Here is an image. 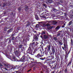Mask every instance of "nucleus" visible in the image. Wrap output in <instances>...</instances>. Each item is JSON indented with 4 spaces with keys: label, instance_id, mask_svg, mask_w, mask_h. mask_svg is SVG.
<instances>
[{
    "label": "nucleus",
    "instance_id": "f257e3e1",
    "mask_svg": "<svg viewBox=\"0 0 73 73\" xmlns=\"http://www.w3.org/2000/svg\"><path fill=\"white\" fill-rule=\"evenodd\" d=\"M11 54H9L8 57L12 61H19V62H24L25 61H28L29 59H31L29 56L28 57V56H29V55H27V54H24V55L20 59V60H18L15 56H12Z\"/></svg>",
    "mask_w": 73,
    "mask_h": 73
},
{
    "label": "nucleus",
    "instance_id": "f03ea898",
    "mask_svg": "<svg viewBox=\"0 0 73 73\" xmlns=\"http://www.w3.org/2000/svg\"><path fill=\"white\" fill-rule=\"evenodd\" d=\"M51 50L52 51V52L51 51L49 52L50 54V56H48L47 58H50L52 60L54 59V53H55V56H56V53L55 51V49L53 46H52L51 47Z\"/></svg>",
    "mask_w": 73,
    "mask_h": 73
},
{
    "label": "nucleus",
    "instance_id": "7ed1b4c3",
    "mask_svg": "<svg viewBox=\"0 0 73 73\" xmlns=\"http://www.w3.org/2000/svg\"><path fill=\"white\" fill-rule=\"evenodd\" d=\"M45 49V51L43 52V55L44 54L47 55L48 54V52H49V50H50V46L49 45L47 46V47H46Z\"/></svg>",
    "mask_w": 73,
    "mask_h": 73
},
{
    "label": "nucleus",
    "instance_id": "20e7f679",
    "mask_svg": "<svg viewBox=\"0 0 73 73\" xmlns=\"http://www.w3.org/2000/svg\"><path fill=\"white\" fill-rule=\"evenodd\" d=\"M27 52L29 54H31V55H33V50H32L31 48H30V47L28 48V50L27 51Z\"/></svg>",
    "mask_w": 73,
    "mask_h": 73
},
{
    "label": "nucleus",
    "instance_id": "39448f33",
    "mask_svg": "<svg viewBox=\"0 0 73 73\" xmlns=\"http://www.w3.org/2000/svg\"><path fill=\"white\" fill-rule=\"evenodd\" d=\"M13 53L14 54L16 55L17 57H19H19L20 56V52H19L18 51L16 50L15 51H14Z\"/></svg>",
    "mask_w": 73,
    "mask_h": 73
},
{
    "label": "nucleus",
    "instance_id": "423d86ee",
    "mask_svg": "<svg viewBox=\"0 0 73 73\" xmlns=\"http://www.w3.org/2000/svg\"><path fill=\"white\" fill-rule=\"evenodd\" d=\"M13 53L14 54L16 55L17 57H19H19L20 56V52H19L18 51L16 50L15 51H14Z\"/></svg>",
    "mask_w": 73,
    "mask_h": 73
},
{
    "label": "nucleus",
    "instance_id": "0eeeda50",
    "mask_svg": "<svg viewBox=\"0 0 73 73\" xmlns=\"http://www.w3.org/2000/svg\"><path fill=\"white\" fill-rule=\"evenodd\" d=\"M43 55H42V54L40 55V53H38L36 55H35V57L36 58H38V59H39L41 57L42 58V57L43 56Z\"/></svg>",
    "mask_w": 73,
    "mask_h": 73
},
{
    "label": "nucleus",
    "instance_id": "6e6552de",
    "mask_svg": "<svg viewBox=\"0 0 73 73\" xmlns=\"http://www.w3.org/2000/svg\"><path fill=\"white\" fill-rule=\"evenodd\" d=\"M13 36H14V34H12L10 37L9 39V42H10V43L11 42V40H13L15 39V37H13Z\"/></svg>",
    "mask_w": 73,
    "mask_h": 73
},
{
    "label": "nucleus",
    "instance_id": "1a4fd4ad",
    "mask_svg": "<svg viewBox=\"0 0 73 73\" xmlns=\"http://www.w3.org/2000/svg\"><path fill=\"white\" fill-rule=\"evenodd\" d=\"M41 34L42 35H45V31H42L40 33V32H38V33H36V35L38 37H39V35Z\"/></svg>",
    "mask_w": 73,
    "mask_h": 73
},
{
    "label": "nucleus",
    "instance_id": "9d476101",
    "mask_svg": "<svg viewBox=\"0 0 73 73\" xmlns=\"http://www.w3.org/2000/svg\"><path fill=\"white\" fill-rule=\"evenodd\" d=\"M40 23L43 26V27H47L48 26H49V25L48 24H46L45 23V22H41Z\"/></svg>",
    "mask_w": 73,
    "mask_h": 73
},
{
    "label": "nucleus",
    "instance_id": "9b49d317",
    "mask_svg": "<svg viewBox=\"0 0 73 73\" xmlns=\"http://www.w3.org/2000/svg\"><path fill=\"white\" fill-rule=\"evenodd\" d=\"M48 59L46 60L44 62L45 63H47V64H49L50 63V62L52 61L51 59H50V58H48Z\"/></svg>",
    "mask_w": 73,
    "mask_h": 73
},
{
    "label": "nucleus",
    "instance_id": "f8f14e48",
    "mask_svg": "<svg viewBox=\"0 0 73 73\" xmlns=\"http://www.w3.org/2000/svg\"><path fill=\"white\" fill-rule=\"evenodd\" d=\"M10 3H7V2H5L3 3L2 7H4L5 5L6 6H10Z\"/></svg>",
    "mask_w": 73,
    "mask_h": 73
},
{
    "label": "nucleus",
    "instance_id": "ddd939ff",
    "mask_svg": "<svg viewBox=\"0 0 73 73\" xmlns=\"http://www.w3.org/2000/svg\"><path fill=\"white\" fill-rule=\"evenodd\" d=\"M16 16V12H15L14 13H13L12 12L10 13V16L11 17H13Z\"/></svg>",
    "mask_w": 73,
    "mask_h": 73
},
{
    "label": "nucleus",
    "instance_id": "4468645a",
    "mask_svg": "<svg viewBox=\"0 0 73 73\" xmlns=\"http://www.w3.org/2000/svg\"><path fill=\"white\" fill-rule=\"evenodd\" d=\"M35 44V42H34L32 43H30L29 48H33V47L34 46Z\"/></svg>",
    "mask_w": 73,
    "mask_h": 73
},
{
    "label": "nucleus",
    "instance_id": "2eb2a0df",
    "mask_svg": "<svg viewBox=\"0 0 73 73\" xmlns=\"http://www.w3.org/2000/svg\"><path fill=\"white\" fill-rule=\"evenodd\" d=\"M20 68H21L20 66H19V67H18V66H16V67H15L14 66H13L11 67V69H15L16 68L17 69H18Z\"/></svg>",
    "mask_w": 73,
    "mask_h": 73
},
{
    "label": "nucleus",
    "instance_id": "dca6fc26",
    "mask_svg": "<svg viewBox=\"0 0 73 73\" xmlns=\"http://www.w3.org/2000/svg\"><path fill=\"white\" fill-rule=\"evenodd\" d=\"M26 25L27 27H29L30 26L31 23L28 21H27L26 23Z\"/></svg>",
    "mask_w": 73,
    "mask_h": 73
},
{
    "label": "nucleus",
    "instance_id": "f3484780",
    "mask_svg": "<svg viewBox=\"0 0 73 73\" xmlns=\"http://www.w3.org/2000/svg\"><path fill=\"white\" fill-rule=\"evenodd\" d=\"M50 15H57L56 14V13L53 12L52 10L51 11V12H50Z\"/></svg>",
    "mask_w": 73,
    "mask_h": 73
},
{
    "label": "nucleus",
    "instance_id": "a211bd4d",
    "mask_svg": "<svg viewBox=\"0 0 73 73\" xmlns=\"http://www.w3.org/2000/svg\"><path fill=\"white\" fill-rule=\"evenodd\" d=\"M25 11H26V12H27L28 10H29V7L27 5H25Z\"/></svg>",
    "mask_w": 73,
    "mask_h": 73
},
{
    "label": "nucleus",
    "instance_id": "6ab92c4d",
    "mask_svg": "<svg viewBox=\"0 0 73 73\" xmlns=\"http://www.w3.org/2000/svg\"><path fill=\"white\" fill-rule=\"evenodd\" d=\"M4 66L6 67V68H9L10 66H11V65L9 64H4Z\"/></svg>",
    "mask_w": 73,
    "mask_h": 73
},
{
    "label": "nucleus",
    "instance_id": "aec40b11",
    "mask_svg": "<svg viewBox=\"0 0 73 73\" xmlns=\"http://www.w3.org/2000/svg\"><path fill=\"white\" fill-rule=\"evenodd\" d=\"M60 11L59 10H57L56 11V12H55V14L56 15H58V14H60Z\"/></svg>",
    "mask_w": 73,
    "mask_h": 73
},
{
    "label": "nucleus",
    "instance_id": "412c9836",
    "mask_svg": "<svg viewBox=\"0 0 73 73\" xmlns=\"http://www.w3.org/2000/svg\"><path fill=\"white\" fill-rule=\"evenodd\" d=\"M34 39H35V40H37L38 39V38L36 36V35H35L34 36Z\"/></svg>",
    "mask_w": 73,
    "mask_h": 73
},
{
    "label": "nucleus",
    "instance_id": "4be33fe9",
    "mask_svg": "<svg viewBox=\"0 0 73 73\" xmlns=\"http://www.w3.org/2000/svg\"><path fill=\"white\" fill-rule=\"evenodd\" d=\"M43 38L45 40H46V39H48V35H44L43 36Z\"/></svg>",
    "mask_w": 73,
    "mask_h": 73
},
{
    "label": "nucleus",
    "instance_id": "5701e85b",
    "mask_svg": "<svg viewBox=\"0 0 73 73\" xmlns=\"http://www.w3.org/2000/svg\"><path fill=\"white\" fill-rule=\"evenodd\" d=\"M13 30V28L10 29L8 31L7 33H10V32H12Z\"/></svg>",
    "mask_w": 73,
    "mask_h": 73
},
{
    "label": "nucleus",
    "instance_id": "b1692460",
    "mask_svg": "<svg viewBox=\"0 0 73 73\" xmlns=\"http://www.w3.org/2000/svg\"><path fill=\"white\" fill-rule=\"evenodd\" d=\"M23 47H24V46H23V45L20 44V45H19L18 46V48H19L18 50L19 51V49H20V48H23Z\"/></svg>",
    "mask_w": 73,
    "mask_h": 73
},
{
    "label": "nucleus",
    "instance_id": "393cba45",
    "mask_svg": "<svg viewBox=\"0 0 73 73\" xmlns=\"http://www.w3.org/2000/svg\"><path fill=\"white\" fill-rule=\"evenodd\" d=\"M72 21H71L68 23L67 25L68 27H69V26H70V25H71V24H72Z\"/></svg>",
    "mask_w": 73,
    "mask_h": 73
},
{
    "label": "nucleus",
    "instance_id": "a878e982",
    "mask_svg": "<svg viewBox=\"0 0 73 73\" xmlns=\"http://www.w3.org/2000/svg\"><path fill=\"white\" fill-rule=\"evenodd\" d=\"M60 28H61V26H58L55 29L56 30V31H57V30H58Z\"/></svg>",
    "mask_w": 73,
    "mask_h": 73
},
{
    "label": "nucleus",
    "instance_id": "bb28decb",
    "mask_svg": "<svg viewBox=\"0 0 73 73\" xmlns=\"http://www.w3.org/2000/svg\"><path fill=\"white\" fill-rule=\"evenodd\" d=\"M52 23L53 25H56V24H57V22H56V21H52Z\"/></svg>",
    "mask_w": 73,
    "mask_h": 73
},
{
    "label": "nucleus",
    "instance_id": "cd10ccee",
    "mask_svg": "<svg viewBox=\"0 0 73 73\" xmlns=\"http://www.w3.org/2000/svg\"><path fill=\"white\" fill-rule=\"evenodd\" d=\"M34 63L35 65H36V64H41V62H34Z\"/></svg>",
    "mask_w": 73,
    "mask_h": 73
},
{
    "label": "nucleus",
    "instance_id": "c85d7f7f",
    "mask_svg": "<svg viewBox=\"0 0 73 73\" xmlns=\"http://www.w3.org/2000/svg\"><path fill=\"white\" fill-rule=\"evenodd\" d=\"M21 51L22 52H24L25 50V49L24 47H23L22 48H21Z\"/></svg>",
    "mask_w": 73,
    "mask_h": 73
},
{
    "label": "nucleus",
    "instance_id": "c756f323",
    "mask_svg": "<svg viewBox=\"0 0 73 73\" xmlns=\"http://www.w3.org/2000/svg\"><path fill=\"white\" fill-rule=\"evenodd\" d=\"M46 15H45V14H44V15H42V17L43 19H46Z\"/></svg>",
    "mask_w": 73,
    "mask_h": 73
},
{
    "label": "nucleus",
    "instance_id": "7c9ffc66",
    "mask_svg": "<svg viewBox=\"0 0 73 73\" xmlns=\"http://www.w3.org/2000/svg\"><path fill=\"white\" fill-rule=\"evenodd\" d=\"M45 57L42 58H42L40 57L39 59H40V60H44L45 59Z\"/></svg>",
    "mask_w": 73,
    "mask_h": 73
},
{
    "label": "nucleus",
    "instance_id": "2f4dec72",
    "mask_svg": "<svg viewBox=\"0 0 73 73\" xmlns=\"http://www.w3.org/2000/svg\"><path fill=\"white\" fill-rule=\"evenodd\" d=\"M1 22H3V23L5 22V19H2V21H0V24L1 23Z\"/></svg>",
    "mask_w": 73,
    "mask_h": 73
},
{
    "label": "nucleus",
    "instance_id": "473e14b6",
    "mask_svg": "<svg viewBox=\"0 0 73 73\" xmlns=\"http://www.w3.org/2000/svg\"><path fill=\"white\" fill-rule=\"evenodd\" d=\"M56 10L57 9H56L53 8L52 9V11L56 13Z\"/></svg>",
    "mask_w": 73,
    "mask_h": 73
},
{
    "label": "nucleus",
    "instance_id": "72a5a7b5",
    "mask_svg": "<svg viewBox=\"0 0 73 73\" xmlns=\"http://www.w3.org/2000/svg\"><path fill=\"white\" fill-rule=\"evenodd\" d=\"M35 18L36 19V20H38V15H35Z\"/></svg>",
    "mask_w": 73,
    "mask_h": 73
},
{
    "label": "nucleus",
    "instance_id": "f704fd0d",
    "mask_svg": "<svg viewBox=\"0 0 73 73\" xmlns=\"http://www.w3.org/2000/svg\"><path fill=\"white\" fill-rule=\"evenodd\" d=\"M53 27L51 26H49L47 27V29H49V30H50L51 29H52Z\"/></svg>",
    "mask_w": 73,
    "mask_h": 73
},
{
    "label": "nucleus",
    "instance_id": "c9c22d12",
    "mask_svg": "<svg viewBox=\"0 0 73 73\" xmlns=\"http://www.w3.org/2000/svg\"><path fill=\"white\" fill-rule=\"evenodd\" d=\"M18 10L19 11V12H21V8L19 7L18 8Z\"/></svg>",
    "mask_w": 73,
    "mask_h": 73
},
{
    "label": "nucleus",
    "instance_id": "e433bc0d",
    "mask_svg": "<svg viewBox=\"0 0 73 73\" xmlns=\"http://www.w3.org/2000/svg\"><path fill=\"white\" fill-rule=\"evenodd\" d=\"M58 42L59 44L60 45H62L63 44V43H62V42H61L60 41L58 40Z\"/></svg>",
    "mask_w": 73,
    "mask_h": 73
},
{
    "label": "nucleus",
    "instance_id": "4c0bfd02",
    "mask_svg": "<svg viewBox=\"0 0 73 73\" xmlns=\"http://www.w3.org/2000/svg\"><path fill=\"white\" fill-rule=\"evenodd\" d=\"M71 63H72V61L69 62L67 65V66H69V65H70V64H71Z\"/></svg>",
    "mask_w": 73,
    "mask_h": 73
},
{
    "label": "nucleus",
    "instance_id": "58836bf2",
    "mask_svg": "<svg viewBox=\"0 0 73 73\" xmlns=\"http://www.w3.org/2000/svg\"><path fill=\"white\" fill-rule=\"evenodd\" d=\"M70 44H71L72 45L73 44V40H72V39H71Z\"/></svg>",
    "mask_w": 73,
    "mask_h": 73
},
{
    "label": "nucleus",
    "instance_id": "ea45409f",
    "mask_svg": "<svg viewBox=\"0 0 73 73\" xmlns=\"http://www.w3.org/2000/svg\"><path fill=\"white\" fill-rule=\"evenodd\" d=\"M46 13V14H45V15H46V16H50V15L49 13Z\"/></svg>",
    "mask_w": 73,
    "mask_h": 73
},
{
    "label": "nucleus",
    "instance_id": "a19ab883",
    "mask_svg": "<svg viewBox=\"0 0 73 73\" xmlns=\"http://www.w3.org/2000/svg\"><path fill=\"white\" fill-rule=\"evenodd\" d=\"M39 48L41 49H42V50H43V46L40 45L39 47Z\"/></svg>",
    "mask_w": 73,
    "mask_h": 73
},
{
    "label": "nucleus",
    "instance_id": "79ce46f5",
    "mask_svg": "<svg viewBox=\"0 0 73 73\" xmlns=\"http://www.w3.org/2000/svg\"><path fill=\"white\" fill-rule=\"evenodd\" d=\"M7 29H8V28H7V27H5L4 29V31H7Z\"/></svg>",
    "mask_w": 73,
    "mask_h": 73
},
{
    "label": "nucleus",
    "instance_id": "37998d69",
    "mask_svg": "<svg viewBox=\"0 0 73 73\" xmlns=\"http://www.w3.org/2000/svg\"><path fill=\"white\" fill-rule=\"evenodd\" d=\"M70 17L71 19H72L73 17V15L72 14H70Z\"/></svg>",
    "mask_w": 73,
    "mask_h": 73
},
{
    "label": "nucleus",
    "instance_id": "c03bdc74",
    "mask_svg": "<svg viewBox=\"0 0 73 73\" xmlns=\"http://www.w3.org/2000/svg\"><path fill=\"white\" fill-rule=\"evenodd\" d=\"M67 71H68V70H67V68H66L64 70L65 73H67Z\"/></svg>",
    "mask_w": 73,
    "mask_h": 73
},
{
    "label": "nucleus",
    "instance_id": "a18cd8bd",
    "mask_svg": "<svg viewBox=\"0 0 73 73\" xmlns=\"http://www.w3.org/2000/svg\"><path fill=\"white\" fill-rule=\"evenodd\" d=\"M54 39L55 40V41H57V38H56V37H54Z\"/></svg>",
    "mask_w": 73,
    "mask_h": 73
},
{
    "label": "nucleus",
    "instance_id": "49530a36",
    "mask_svg": "<svg viewBox=\"0 0 73 73\" xmlns=\"http://www.w3.org/2000/svg\"><path fill=\"white\" fill-rule=\"evenodd\" d=\"M37 49H35L34 51V52H33V54L35 53H36V51L37 50Z\"/></svg>",
    "mask_w": 73,
    "mask_h": 73
},
{
    "label": "nucleus",
    "instance_id": "de8ad7c7",
    "mask_svg": "<svg viewBox=\"0 0 73 73\" xmlns=\"http://www.w3.org/2000/svg\"><path fill=\"white\" fill-rule=\"evenodd\" d=\"M68 56L66 54V56H65V60H67V58H68Z\"/></svg>",
    "mask_w": 73,
    "mask_h": 73
},
{
    "label": "nucleus",
    "instance_id": "09e8293b",
    "mask_svg": "<svg viewBox=\"0 0 73 73\" xmlns=\"http://www.w3.org/2000/svg\"><path fill=\"white\" fill-rule=\"evenodd\" d=\"M63 61V60H62V59H61V64H64V62H63V61Z\"/></svg>",
    "mask_w": 73,
    "mask_h": 73
},
{
    "label": "nucleus",
    "instance_id": "8fccbe9b",
    "mask_svg": "<svg viewBox=\"0 0 73 73\" xmlns=\"http://www.w3.org/2000/svg\"><path fill=\"white\" fill-rule=\"evenodd\" d=\"M53 69H56V65H55L53 67Z\"/></svg>",
    "mask_w": 73,
    "mask_h": 73
},
{
    "label": "nucleus",
    "instance_id": "3c124183",
    "mask_svg": "<svg viewBox=\"0 0 73 73\" xmlns=\"http://www.w3.org/2000/svg\"><path fill=\"white\" fill-rule=\"evenodd\" d=\"M70 50H71V49H70V50L68 51V52L67 56H68V55L69 54V53H70Z\"/></svg>",
    "mask_w": 73,
    "mask_h": 73
},
{
    "label": "nucleus",
    "instance_id": "603ef678",
    "mask_svg": "<svg viewBox=\"0 0 73 73\" xmlns=\"http://www.w3.org/2000/svg\"><path fill=\"white\" fill-rule=\"evenodd\" d=\"M63 64H62L61 63V64L60 65V66L59 67V68H62V65Z\"/></svg>",
    "mask_w": 73,
    "mask_h": 73
},
{
    "label": "nucleus",
    "instance_id": "864d4df0",
    "mask_svg": "<svg viewBox=\"0 0 73 73\" xmlns=\"http://www.w3.org/2000/svg\"><path fill=\"white\" fill-rule=\"evenodd\" d=\"M36 28H38V27H39V25L38 24L36 25Z\"/></svg>",
    "mask_w": 73,
    "mask_h": 73
},
{
    "label": "nucleus",
    "instance_id": "5fc2aeb1",
    "mask_svg": "<svg viewBox=\"0 0 73 73\" xmlns=\"http://www.w3.org/2000/svg\"><path fill=\"white\" fill-rule=\"evenodd\" d=\"M34 67H35V68H38L37 66H35Z\"/></svg>",
    "mask_w": 73,
    "mask_h": 73
},
{
    "label": "nucleus",
    "instance_id": "6e6d98bb",
    "mask_svg": "<svg viewBox=\"0 0 73 73\" xmlns=\"http://www.w3.org/2000/svg\"><path fill=\"white\" fill-rule=\"evenodd\" d=\"M7 18H5L4 19L5 20V21H7Z\"/></svg>",
    "mask_w": 73,
    "mask_h": 73
},
{
    "label": "nucleus",
    "instance_id": "4d7b16f0",
    "mask_svg": "<svg viewBox=\"0 0 73 73\" xmlns=\"http://www.w3.org/2000/svg\"><path fill=\"white\" fill-rule=\"evenodd\" d=\"M60 34H61L60 33H58L57 34V36H60Z\"/></svg>",
    "mask_w": 73,
    "mask_h": 73
},
{
    "label": "nucleus",
    "instance_id": "13d9d810",
    "mask_svg": "<svg viewBox=\"0 0 73 73\" xmlns=\"http://www.w3.org/2000/svg\"><path fill=\"white\" fill-rule=\"evenodd\" d=\"M41 46H44V43H42L41 44Z\"/></svg>",
    "mask_w": 73,
    "mask_h": 73
},
{
    "label": "nucleus",
    "instance_id": "bf43d9fd",
    "mask_svg": "<svg viewBox=\"0 0 73 73\" xmlns=\"http://www.w3.org/2000/svg\"><path fill=\"white\" fill-rule=\"evenodd\" d=\"M40 37L41 38H42V39H43V37L42 36V35H40Z\"/></svg>",
    "mask_w": 73,
    "mask_h": 73
},
{
    "label": "nucleus",
    "instance_id": "052dcab7",
    "mask_svg": "<svg viewBox=\"0 0 73 73\" xmlns=\"http://www.w3.org/2000/svg\"><path fill=\"white\" fill-rule=\"evenodd\" d=\"M64 48H66V44H64Z\"/></svg>",
    "mask_w": 73,
    "mask_h": 73
},
{
    "label": "nucleus",
    "instance_id": "680f3d73",
    "mask_svg": "<svg viewBox=\"0 0 73 73\" xmlns=\"http://www.w3.org/2000/svg\"><path fill=\"white\" fill-rule=\"evenodd\" d=\"M36 68H35V67H33V70H36Z\"/></svg>",
    "mask_w": 73,
    "mask_h": 73
},
{
    "label": "nucleus",
    "instance_id": "e2e57ef3",
    "mask_svg": "<svg viewBox=\"0 0 73 73\" xmlns=\"http://www.w3.org/2000/svg\"><path fill=\"white\" fill-rule=\"evenodd\" d=\"M3 66V65L2 64H0V67H1V66Z\"/></svg>",
    "mask_w": 73,
    "mask_h": 73
},
{
    "label": "nucleus",
    "instance_id": "0e129e2a",
    "mask_svg": "<svg viewBox=\"0 0 73 73\" xmlns=\"http://www.w3.org/2000/svg\"><path fill=\"white\" fill-rule=\"evenodd\" d=\"M64 27H65V26L63 25L62 26V28H64Z\"/></svg>",
    "mask_w": 73,
    "mask_h": 73
},
{
    "label": "nucleus",
    "instance_id": "69168bd1",
    "mask_svg": "<svg viewBox=\"0 0 73 73\" xmlns=\"http://www.w3.org/2000/svg\"><path fill=\"white\" fill-rule=\"evenodd\" d=\"M63 40H64V41H65V37H64V38H63Z\"/></svg>",
    "mask_w": 73,
    "mask_h": 73
},
{
    "label": "nucleus",
    "instance_id": "338daca9",
    "mask_svg": "<svg viewBox=\"0 0 73 73\" xmlns=\"http://www.w3.org/2000/svg\"><path fill=\"white\" fill-rule=\"evenodd\" d=\"M5 69L6 70H8V69L6 68H5Z\"/></svg>",
    "mask_w": 73,
    "mask_h": 73
},
{
    "label": "nucleus",
    "instance_id": "774afa93",
    "mask_svg": "<svg viewBox=\"0 0 73 73\" xmlns=\"http://www.w3.org/2000/svg\"><path fill=\"white\" fill-rule=\"evenodd\" d=\"M64 15L66 16V15H67V14H66V13H64Z\"/></svg>",
    "mask_w": 73,
    "mask_h": 73
}]
</instances>
